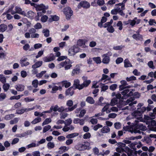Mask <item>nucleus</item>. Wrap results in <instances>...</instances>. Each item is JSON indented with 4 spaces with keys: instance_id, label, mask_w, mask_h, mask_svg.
I'll use <instances>...</instances> for the list:
<instances>
[{
    "instance_id": "obj_1",
    "label": "nucleus",
    "mask_w": 156,
    "mask_h": 156,
    "mask_svg": "<svg viewBox=\"0 0 156 156\" xmlns=\"http://www.w3.org/2000/svg\"><path fill=\"white\" fill-rule=\"evenodd\" d=\"M135 122L136 123L133 126V132L135 133H138L140 134L141 133H143V132H141L142 131H144L147 130V128L146 126H144L141 123H137L139 122L138 119H136Z\"/></svg>"
},
{
    "instance_id": "obj_2",
    "label": "nucleus",
    "mask_w": 156,
    "mask_h": 156,
    "mask_svg": "<svg viewBox=\"0 0 156 156\" xmlns=\"http://www.w3.org/2000/svg\"><path fill=\"white\" fill-rule=\"evenodd\" d=\"M129 91L128 89H125L121 92V94L123 95L122 97V99H125L128 97L133 95L132 91Z\"/></svg>"
},
{
    "instance_id": "obj_3",
    "label": "nucleus",
    "mask_w": 156,
    "mask_h": 156,
    "mask_svg": "<svg viewBox=\"0 0 156 156\" xmlns=\"http://www.w3.org/2000/svg\"><path fill=\"white\" fill-rule=\"evenodd\" d=\"M29 31L31 34V37L32 38H37L39 37V34H38L35 33L36 30L34 28H31L29 30Z\"/></svg>"
},
{
    "instance_id": "obj_4",
    "label": "nucleus",
    "mask_w": 156,
    "mask_h": 156,
    "mask_svg": "<svg viewBox=\"0 0 156 156\" xmlns=\"http://www.w3.org/2000/svg\"><path fill=\"white\" fill-rule=\"evenodd\" d=\"M79 49L75 46H73L69 50V55H72L79 52Z\"/></svg>"
},
{
    "instance_id": "obj_5",
    "label": "nucleus",
    "mask_w": 156,
    "mask_h": 156,
    "mask_svg": "<svg viewBox=\"0 0 156 156\" xmlns=\"http://www.w3.org/2000/svg\"><path fill=\"white\" fill-rule=\"evenodd\" d=\"M90 4L87 1H82L80 2L78 5V7L79 9L81 7L87 9L90 7Z\"/></svg>"
},
{
    "instance_id": "obj_6",
    "label": "nucleus",
    "mask_w": 156,
    "mask_h": 156,
    "mask_svg": "<svg viewBox=\"0 0 156 156\" xmlns=\"http://www.w3.org/2000/svg\"><path fill=\"white\" fill-rule=\"evenodd\" d=\"M91 83V81L90 80H85L83 83L81 85H78V88L79 90L82 89L84 87H87Z\"/></svg>"
},
{
    "instance_id": "obj_7",
    "label": "nucleus",
    "mask_w": 156,
    "mask_h": 156,
    "mask_svg": "<svg viewBox=\"0 0 156 156\" xmlns=\"http://www.w3.org/2000/svg\"><path fill=\"white\" fill-rule=\"evenodd\" d=\"M37 9L39 11H42L43 13H44L46 11L45 9H47L48 8V6H45L43 4H41L40 5H37L36 7Z\"/></svg>"
},
{
    "instance_id": "obj_8",
    "label": "nucleus",
    "mask_w": 156,
    "mask_h": 156,
    "mask_svg": "<svg viewBox=\"0 0 156 156\" xmlns=\"http://www.w3.org/2000/svg\"><path fill=\"white\" fill-rule=\"evenodd\" d=\"M28 58H23L20 61V63L22 67L26 66L30 64V63L27 61Z\"/></svg>"
},
{
    "instance_id": "obj_9",
    "label": "nucleus",
    "mask_w": 156,
    "mask_h": 156,
    "mask_svg": "<svg viewBox=\"0 0 156 156\" xmlns=\"http://www.w3.org/2000/svg\"><path fill=\"white\" fill-rule=\"evenodd\" d=\"M15 13H18L26 16V13L24 11H22L21 9L17 6L15 7Z\"/></svg>"
},
{
    "instance_id": "obj_10",
    "label": "nucleus",
    "mask_w": 156,
    "mask_h": 156,
    "mask_svg": "<svg viewBox=\"0 0 156 156\" xmlns=\"http://www.w3.org/2000/svg\"><path fill=\"white\" fill-rule=\"evenodd\" d=\"M73 104V102L72 100H69V111H72L76 108L77 107V104H75L72 106Z\"/></svg>"
},
{
    "instance_id": "obj_11",
    "label": "nucleus",
    "mask_w": 156,
    "mask_h": 156,
    "mask_svg": "<svg viewBox=\"0 0 156 156\" xmlns=\"http://www.w3.org/2000/svg\"><path fill=\"white\" fill-rule=\"evenodd\" d=\"M103 56L104 57L102 59V62L104 64H108L110 60L109 57L108 56L107 54H104Z\"/></svg>"
},
{
    "instance_id": "obj_12",
    "label": "nucleus",
    "mask_w": 156,
    "mask_h": 156,
    "mask_svg": "<svg viewBox=\"0 0 156 156\" xmlns=\"http://www.w3.org/2000/svg\"><path fill=\"white\" fill-rule=\"evenodd\" d=\"M123 142L126 144H131L130 146L131 147H133L134 145L137 144L136 142L131 143V142L128 139V138H126L125 140H123Z\"/></svg>"
},
{
    "instance_id": "obj_13",
    "label": "nucleus",
    "mask_w": 156,
    "mask_h": 156,
    "mask_svg": "<svg viewBox=\"0 0 156 156\" xmlns=\"http://www.w3.org/2000/svg\"><path fill=\"white\" fill-rule=\"evenodd\" d=\"M55 58V57L53 55L48 57H44L43 58V60L45 62H48L54 60Z\"/></svg>"
},
{
    "instance_id": "obj_14",
    "label": "nucleus",
    "mask_w": 156,
    "mask_h": 156,
    "mask_svg": "<svg viewBox=\"0 0 156 156\" xmlns=\"http://www.w3.org/2000/svg\"><path fill=\"white\" fill-rule=\"evenodd\" d=\"M15 88L18 91H23L25 88V86L22 84H19L15 86Z\"/></svg>"
},
{
    "instance_id": "obj_15",
    "label": "nucleus",
    "mask_w": 156,
    "mask_h": 156,
    "mask_svg": "<svg viewBox=\"0 0 156 156\" xmlns=\"http://www.w3.org/2000/svg\"><path fill=\"white\" fill-rule=\"evenodd\" d=\"M80 66L79 65H77L75 69H74L72 71V74L75 75L80 73Z\"/></svg>"
},
{
    "instance_id": "obj_16",
    "label": "nucleus",
    "mask_w": 156,
    "mask_h": 156,
    "mask_svg": "<svg viewBox=\"0 0 156 156\" xmlns=\"http://www.w3.org/2000/svg\"><path fill=\"white\" fill-rule=\"evenodd\" d=\"M124 67L125 68L132 67L131 63L130 62L128 59H125L124 61Z\"/></svg>"
},
{
    "instance_id": "obj_17",
    "label": "nucleus",
    "mask_w": 156,
    "mask_h": 156,
    "mask_svg": "<svg viewBox=\"0 0 156 156\" xmlns=\"http://www.w3.org/2000/svg\"><path fill=\"white\" fill-rule=\"evenodd\" d=\"M7 29V25L5 24L0 25V32L3 33Z\"/></svg>"
},
{
    "instance_id": "obj_18",
    "label": "nucleus",
    "mask_w": 156,
    "mask_h": 156,
    "mask_svg": "<svg viewBox=\"0 0 156 156\" xmlns=\"http://www.w3.org/2000/svg\"><path fill=\"white\" fill-rule=\"evenodd\" d=\"M59 65L61 66L60 67V68L65 66V70L68 69V65L67 62L66 61L61 62Z\"/></svg>"
},
{
    "instance_id": "obj_19",
    "label": "nucleus",
    "mask_w": 156,
    "mask_h": 156,
    "mask_svg": "<svg viewBox=\"0 0 156 156\" xmlns=\"http://www.w3.org/2000/svg\"><path fill=\"white\" fill-rule=\"evenodd\" d=\"M42 61H40L36 62L35 64L32 65V68L33 69H36L40 67L42 64Z\"/></svg>"
},
{
    "instance_id": "obj_20",
    "label": "nucleus",
    "mask_w": 156,
    "mask_h": 156,
    "mask_svg": "<svg viewBox=\"0 0 156 156\" xmlns=\"http://www.w3.org/2000/svg\"><path fill=\"white\" fill-rule=\"evenodd\" d=\"M123 129L125 131H128L132 133H134L133 126L132 128H131L129 126H124L123 127Z\"/></svg>"
},
{
    "instance_id": "obj_21",
    "label": "nucleus",
    "mask_w": 156,
    "mask_h": 156,
    "mask_svg": "<svg viewBox=\"0 0 156 156\" xmlns=\"http://www.w3.org/2000/svg\"><path fill=\"white\" fill-rule=\"evenodd\" d=\"M86 101L90 104H93L95 101L93 98L90 96H88L87 98Z\"/></svg>"
},
{
    "instance_id": "obj_22",
    "label": "nucleus",
    "mask_w": 156,
    "mask_h": 156,
    "mask_svg": "<svg viewBox=\"0 0 156 156\" xmlns=\"http://www.w3.org/2000/svg\"><path fill=\"white\" fill-rule=\"evenodd\" d=\"M110 128L107 126H104L101 130V132L103 133H106L110 131Z\"/></svg>"
},
{
    "instance_id": "obj_23",
    "label": "nucleus",
    "mask_w": 156,
    "mask_h": 156,
    "mask_svg": "<svg viewBox=\"0 0 156 156\" xmlns=\"http://www.w3.org/2000/svg\"><path fill=\"white\" fill-rule=\"evenodd\" d=\"M151 122V128L154 131H156V122L154 120H151L150 122Z\"/></svg>"
},
{
    "instance_id": "obj_24",
    "label": "nucleus",
    "mask_w": 156,
    "mask_h": 156,
    "mask_svg": "<svg viewBox=\"0 0 156 156\" xmlns=\"http://www.w3.org/2000/svg\"><path fill=\"white\" fill-rule=\"evenodd\" d=\"M35 13L31 11H30L27 12V15L26 14V16L27 17L31 19L35 15Z\"/></svg>"
},
{
    "instance_id": "obj_25",
    "label": "nucleus",
    "mask_w": 156,
    "mask_h": 156,
    "mask_svg": "<svg viewBox=\"0 0 156 156\" xmlns=\"http://www.w3.org/2000/svg\"><path fill=\"white\" fill-rule=\"evenodd\" d=\"M41 121V119L40 117H37L35 118L33 120L31 123L33 124H35Z\"/></svg>"
},
{
    "instance_id": "obj_26",
    "label": "nucleus",
    "mask_w": 156,
    "mask_h": 156,
    "mask_svg": "<svg viewBox=\"0 0 156 156\" xmlns=\"http://www.w3.org/2000/svg\"><path fill=\"white\" fill-rule=\"evenodd\" d=\"M139 111H140L139 110L137 109V110L132 113V115L135 117L138 118V116H140L141 115V113L140 112H139Z\"/></svg>"
},
{
    "instance_id": "obj_27",
    "label": "nucleus",
    "mask_w": 156,
    "mask_h": 156,
    "mask_svg": "<svg viewBox=\"0 0 156 156\" xmlns=\"http://www.w3.org/2000/svg\"><path fill=\"white\" fill-rule=\"evenodd\" d=\"M104 100V98L102 97H101L98 100V101L96 103V104L98 105L103 106V105L105 103H102V102Z\"/></svg>"
},
{
    "instance_id": "obj_28",
    "label": "nucleus",
    "mask_w": 156,
    "mask_h": 156,
    "mask_svg": "<svg viewBox=\"0 0 156 156\" xmlns=\"http://www.w3.org/2000/svg\"><path fill=\"white\" fill-rule=\"evenodd\" d=\"M118 102V99L116 98H114L111 101L110 105L112 106H114L117 104Z\"/></svg>"
},
{
    "instance_id": "obj_29",
    "label": "nucleus",
    "mask_w": 156,
    "mask_h": 156,
    "mask_svg": "<svg viewBox=\"0 0 156 156\" xmlns=\"http://www.w3.org/2000/svg\"><path fill=\"white\" fill-rule=\"evenodd\" d=\"M55 146V144L53 142H49L47 144V147L49 149L54 148Z\"/></svg>"
},
{
    "instance_id": "obj_30",
    "label": "nucleus",
    "mask_w": 156,
    "mask_h": 156,
    "mask_svg": "<svg viewBox=\"0 0 156 156\" xmlns=\"http://www.w3.org/2000/svg\"><path fill=\"white\" fill-rule=\"evenodd\" d=\"M63 12L67 19L68 18V7H66L63 9Z\"/></svg>"
},
{
    "instance_id": "obj_31",
    "label": "nucleus",
    "mask_w": 156,
    "mask_h": 156,
    "mask_svg": "<svg viewBox=\"0 0 156 156\" xmlns=\"http://www.w3.org/2000/svg\"><path fill=\"white\" fill-rule=\"evenodd\" d=\"M51 122V120L50 118L46 119L43 122L42 124V126L47 125L50 123Z\"/></svg>"
},
{
    "instance_id": "obj_32",
    "label": "nucleus",
    "mask_w": 156,
    "mask_h": 156,
    "mask_svg": "<svg viewBox=\"0 0 156 156\" xmlns=\"http://www.w3.org/2000/svg\"><path fill=\"white\" fill-rule=\"evenodd\" d=\"M78 149L79 151H83L85 150L86 149V147L84 146L83 144H80L78 146Z\"/></svg>"
},
{
    "instance_id": "obj_33",
    "label": "nucleus",
    "mask_w": 156,
    "mask_h": 156,
    "mask_svg": "<svg viewBox=\"0 0 156 156\" xmlns=\"http://www.w3.org/2000/svg\"><path fill=\"white\" fill-rule=\"evenodd\" d=\"M10 85L9 83H4L3 86L2 88L5 91H7L9 89Z\"/></svg>"
},
{
    "instance_id": "obj_34",
    "label": "nucleus",
    "mask_w": 156,
    "mask_h": 156,
    "mask_svg": "<svg viewBox=\"0 0 156 156\" xmlns=\"http://www.w3.org/2000/svg\"><path fill=\"white\" fill-rule=\"evenodd\" d=\"M42 33L44 34V36L46 37L49 36V31L48 29H44L42 30Z\"/></svg>"
},
{
    "instance_id": "obj_35",
    "label": "nucleus",
    "mask_w": 156,
    "mask_h": 156,
    "mask_svg": "<svg viewBox=\"0 0 156 156\" xmlns=\"http://www.w3.org/2000/svg\"><path fill=\"white\" fill-rule=\"evenodd\" d=\"M14 117V115L13 114H11L6 115L5 117V119L6 120H9L11 119L12 118Z\"/></svg>"
},
{
    "instance_id": "obj_36",
    "label": "nucleus",
    "mask_w": 156,
    "mask_h": 156,
    "mask_svg": "<svg viewBox=\"0 0 156 156\" xmlns=\"http://www.w3.org/2000/svg\"><path fill=\"white\" fill-rule=\"evenodd\" d=\"M39 84L38 81L37 80H34L32 83V85L35 88L37 87L38 85Z\"/></svg>"
},
{
    "instance_id": "obj_37",
    "label": "nucleus",
    "mask_w": 156,
    "mask_h": 156,
    "mask_svg": "<svg viewBox=\"0 0 156 156\" xmlns=\"http://www.w3.org/2000/svg\"><path fill=\"white\" fill-rule=\"evenodd\" d=\"M126 79L127 81L129 82L132 80H136V78L135 76H132L129 77H127Z\"/></svg>"
},
{
    "instance_id": "obj_38",
    "label": "nucleus",
    "mask_w": 156,
    "mask_h": 156,
    "mask_svg": "<svg viewBox=\"0 0 156 156\" xmlns=\"http://www.w3.org/2000/svg\"><path fill=\"white\" fill-rule=\"evenodd\" d=\"M93 59L97 64L100 63L101 62V58L99 57H94L93 58Z\"/></svg>"
},
{
    "instance_id": "obj_39",
    "label": "nucleus",
    "mask_w": 156,
    "mask_h": 156,
    "mask_svg": "<svg viewBox=\"0 0 156 156\" xmlns=\"http://www.w3.org/2000/svg\"><path fill=\"white\" fill-rule=\"evenodd\" d=\"M79 83H80V81L78 80L77 79V80H74V83L73 84V85H74L75 86V89H79V88L78 87V85H81V84H79Z\"/></svg>"
},
{
    "instance_id": "obj_40",
    "label": "nucleus",
    "mask_w": 156,
    "mask_h": 156,
    "mask_svg": "<svg viewBox=\"0 0 156 156\" xmlns=\"http://www.w3.org/2000/svg\"><path fill=\"white\" fill-rule=\"evenodd\" d=\"M144 141L147 144H150L151 143L152 140L150 138V137H146L144 138Z\"/></svg>"
},
{
    "instance_id": "obj_41",
    "label": "nucleus",
    "mask_w": 156,
    "mask_h": 156,
    "mask_svg": "<svg viewBox=\"0 0 156 156\" xmlns=\"http://www.w3.org/2000/svg\"><path fill=\"white\" fill-rule=\"evenodd\" d=\"M13 8L14 6H12L11 8H9L8 9V10L7 11V12L8 13L10 12L12 15H14L16 14L15 11H14L13 10Z\"/></svg>"
},
{
    "instance_id": "obj_42",
    "label": "nucleus",
    "mask_w": 156,
    "mask_h": 156,
    "mask_svg": "<svg viewBox=\"0 0 156 156\" xmlns=\"http://www.w3.org/2000/svg\"><path fill=\"white\" fill-rule=\"evenodd\" d=\"M142 137L141 136L139 135L135 137H131L128 138L129 140H134L136 139H140L142 138Z\"/></svg>"
},
{
    "instance_id": "obj_43",
    "label": "nucleus",
    "mask_w": 156,
    "mask_h": 156,
    "mask_svg": "<svg viewBox=\"0 0 156 156\" xmlns=\"http://www.w3.org/2000/svg\"><path fill=\"white\" fill-rule=\"evenodd\" d=\"M86 111L85 109H83L80 111V114L79 115L80 117H83L86 113Z\"/></svg>"
},
{
    "instance_id": "obj_44",
    "label": "nucleus",
    "mask_w": 156,
    "mask_h": 156,
    "mask_svg": "<svg viewBox=\"0 0 156 156\" xmlns=\"http://www.w3.org/2000/svg\"><path fill=\"white\" fill-rule=\"evenodd\" d=\"M51 126L49 125H47V126H45L43 129V132L44 133H45L49 129H50L51 128Z\"/></svg>"
},
{
    "instance_id": "obj_45",
    "label": "nucleus",
    "mask_w": 156,
    "mask_h": 156,
    "mask_svg": "<svg viewBox=\"0 0 156 156\" xmlns=\"http://www.w3.org/2000/svg\"><path fill=\"white\" fill-rule=\"evenodd\" d=\"M110 105L108 103L106 104V105L102 108L101 110V112L104 113L105 112H106L107 109H108Z\"/></svg>"
},
{
    "instance_id": "obj_46",
    "label": "nucleus",
    "mask_w": 156,
    "mask_h": 156,
    "mask_svg": "<svg viewBox=\"0 0 156 156\" xmlns=\"http://www.w3.org/2000/svg\"><path fill=\"white\" fill-rule=\"evenodd\" d=\"M46 72V71H42L40 73L37 74L36 76L37 78H41Z\"/></svg>"
},
{
    "instance_id": "obj_47",
    "label": "nucleus",
    "mask_w": 156,
    "mask_h": 156,
    "mask_svg": "<svg viewBox=\"0 0 156 156\" xmlns=\"http://www.w3.org/2000/svg\"><path fill=\"white\" fill-rule=\"evenodd\" d=\"M19 119L18 118H15L13 120L10 121V123L11 124H13L16 123L18 121Z\"/></svg>"
},
{
    "instance_id": "obj_48",
    "label": "nucleus",
    "mask_w": 156,
    "mask_h": 156,
    "mask_svg": "<svg viewBox=\"0 0 156 156\" xmlns=\"http://www.w3.org/2000/svg\"><path fill=\"white\" fill-rule=\"evenodd\" d=\"M125 47L124 46L121 45L120 46H114L113 47L114 49L116 50H120Z\"/></svg>"
},
{
    "instance_id": "obj_49",
    "label": "nucleus",
    "mask_w": 156,
    "mask_h": 156,
    "mask_svg": "<svg viewBox=\"0 0 156 156\" xmlns=\"http://www.w3.org/2000/svg\"><path fill=\"white\" fill-rule=\"evenodd\" d=\"M117 87V85L116 84H114L110 86V89L113 91Z\"/></svg>"
},
{
    "instance_id": "obj_50",
    "label": "nucleus",
    "mask_w": 156,
    "mask_h": 156,
    "mask_svg": "<svg viewBox=\"0 0 156 156\" xmlns=\"http://www.w3.org/2000/svg\"><path fill=\"white\" fill-rule=\"evenodd\" d=\"M42 25L39 23H37L34 26V27L36 29H38L41 28Z\"/></svg>"
},
{
    "instance_id": "obj_51",
    "label": "nucleus",
    "mask_w": 156,
    "mask_h": 156,
    "mask_svg": "<svg viewBox=\"0 0 156 156\" xmlns=\"http://www.w3.org/2000/svg\"><path fill=\"white\" fill-rule=\"evenodd\" d=\"M91 137V134L89 133H85L83 136V138L84 139L90 138Z\"/></svg>"
},
{
    "instance_id": "obj_52",
    "label": "nucleus",
    "mask_w": 156,
    "mask_h": 156,
    "mask_svg": "<svg viewBox=\"0 0 156 156\" xmlns=\"http://www.w3.org/2000/svg\"><path fill=\"white\" fill-rule=\"evenodd\" d=\"M117 26L119 27V30H121L122 28V24L121 21H119L117 23Z\"/></svg>"
},
{
    "instance_id": "obj_53",
    "label": "nucleus",
    "mask_w": 156,
    "mask_h": 156,
    "mask_svg": "<svg viewBox=\"0 0 156 156\" xmlns=\"http://www.w3.org/2000/svg\"><path fill=\"white\" fill-rule=\"evenodd\" d=\"M79 135V133H77L69 134V138H74Z\"/></svg>"
},
{
    "instance_id": "obj_54",
    "label": "nucleus",
    "mask_w": 156,
    "mask_h": 156,
    "mask_svg": "<svg viewBox=\"0 0 156 156\" xmlns=\"http://www.w3.org/2000/svg\"><path fill=\"white\" fill-rule=\"evenodd\" d=\"M39 146V144H36L35 143H31L29 145H28L27 147L28 148H30L32 147H34L36 146Z\"/></svg>"
},
{
    "instance_id": "obj_55",
    "label": "nucleus",
    "mask_w": 156,
    "mask_h": 156,
    "mask_svg": "<svg viewBox=\"0 0 156 156\" xmlns=\"http://www.w3.org/2000/svg\"><path fill=\"white\" fill-rule=\"evenodd\" d=\"M107 30L110 33H112L114 31V29L112 26H110L107 27Z\"/></svg>"
},
{
    "instance_id": "obj_56",
    "label": "nucleus",
    "mask_w": 156,
    "mask_h": 156,
    "mask_svg": "<svg viewBox=\"0 0 156 156\" xmlns=\"http://www.w3.org/2000/svg\"><path fill=\"white\" fill-rule=\"evenodd\" d=\"M154 147L150 146L149 147V148L148 150V154H149V156H151L152 154L150 153L151 152L153 151L154 149Z\"/></svg>"
},
{
    "instance_id": "obj_57",
    "label": "nucleus",
    "mask_w": 156,
    "mask_h": 156,
    "mask_svg": "<svg viewBox=\"0 0 156 156\" xmlns=\"http://www.w3.org/2000/svg\"><path fill=\"white\" fill-rule=\"evenodd\" d=\"M148 66L151 68L154 69L155 68V67L153 65V62L152 61H150L148 62Z\"/></svg>"
},
{
    "instance_id": "obj_58",
    "label": "nucleus",
    "mask_w": 156,
    "mask_h": 156,
    "mask_svg": "<svg viewBox=\"0 0 156 156\" xmlns=\"http://www.w3.org/2000/svg\"><path fill=\"white\" fill-rule=\"evenodd\" d=\"M23 96V95H18L16 96H12L10 98V100L16 99L18 100L20 99L21 97Z\"/></svg>"
},
{
    "instance_id": "obj_59",
    "label": "nucleus",
    "mask_w": 156,
    "mask_h": 156,
    "mask_svg": "<svg viewBox=\"0 0 156 156\" xmlns=\"http://www.w3.org/2000/svg\"><path fill=\"white\" fill-rule=\"evenodd\" d=\"M115 127L117 129H119L121 126V124L120 122H116L114 124Z\"/></svg>"
},
{
    "instance_id": "obj_60",
    "label": "nucleus",
    "mask_w": 156,
    "mask_h": 156,
    "mask_svg": "<svg viewBox=\"0 0 156 156\" xmlns=\"http://www.w3.org/2000/svg\"><path fill=\"white\" fill-rule=\"evenodd\" d=\"M62 88L60 87H58L57 86H54L52 87V90L53 91V93H55L56 91L58 89H61Z\"/></svg>"
},
{
    "instance_id": "obj_61",
    "label": "nucleus",
    "mask_w": 156,
    "mask_h": 156,
    "mask_svg": "<svg viewBox=\"0 0 156 156\" xmlns=\"http://www.w3.org/2000/svg\"><path fill=\"white\" fill-rule=\"evenodd\" d=\"M48 19V17L46 15H44L41 17V20L42 22H46Z\"/></svg>"
},
{
    "instance_id": "obj_62",
    "label": "nucleus",
    "mask_w": 156,
    "mask_h": 156,
    "mask_svg": "<svg viewBox=\"0 0 156 156\" xmlns=\"http://www.w3.org/2000/svg\"><path fill=\"white\" fill-rule=\"evenodd\" d=\"M102 125L98 124L97 125L94 126V129L95 131H97L99 128L102 127Z\"/></svg>"
},
{
    "instance_id": "obj_63",
    "label": "nucleus",
    "mask_w": 156,
    "mask_h": 156,
    "mask_svg": "<svg viewBox=\"0 0 156 156\" xmlns=\"http://www.w3.org/2000/svg\"><path fill=\"white\" fill-rule=\"evenodd\" d=\"M6 94L4 93H1L0 94V101H2L6 98Z\"/></svg>"
},
{
    "instance_id": "obj_64",
    "label": "nucleus",
    "mask_w": 156,
    "mask_h": 156,
    "mask_svg": "<svg viewBox=\"0 0 156 156\" xmlns=\"http://www.w3.org/2000/svg\"><path fill=\"white\" fill-rule=\"evenodd\" d=\"M33 156H40V153L39 151H34L32 152Z\"/></svg>"
}]
</instances>
